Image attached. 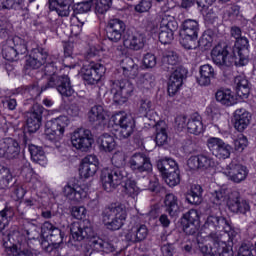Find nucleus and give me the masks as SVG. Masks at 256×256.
I'll return each mask as SVG.
<instances>
[{"instance_id": "f257e3e1", "label": "nucleus", "mask_w": 256, "mask_h": 256, "mask_svg": "<svg viewBox=\"0 0 256 256\" xmlns=\"http://www.w3.org/2000/svg\"><path fill=\"white\" fill-rule=\"evenodd\" d=\"M41 231V233L39 232ZM63 232L50 222H44L41 228L35 224V220L27 222L21 233L14 231L8 235V242H4L8 255L12 256H33V252L25 249V246L33 249V246H40L46 253H52L59 249L63 243Z\"/></svg>"}, {"instance_id": "f03ea898", "label": "nucleus", "mask_w": 256, "mask_h": 256, "mask_svg": "<svg viewBox=\"0 0 256 256\" xmlns=\"http://www.w3.org/2000/svg\"><path fill=\"white\" fill-rule=\"evenodd\" d=\"M227 229L229 223L225 218L215 215L207 217L196 237L198 248L204 256H233V247L221 240Z\"/></svg>"}, {"instance_id": "7ed1b4c3", "label": "nucleus", "mask_w": 256, "mask_h": 256, "mask_svg": "<svg viewBox=\"0 0 256 256\" xmlns=\"http://www.w3.org/2000/svg\"><path fill=\"white\" fill-rule=\"evenodd\" d=\"M47 57H49V55L43 48L34 49L26 60V66L31 69H39V67L46 64L44 68V76L42 77H47L48 82L47 86L41 87V91H47V89L55 87L62 97H71V95L75 93V90H73V86H71L69 76L57 75V70L63 67L61 58L51 56L47 60Z\"/></svg>"}, {"instance_id": "20e7f679", "label": "nucleus", "mask_w": 256, "mask_h": 256, "mask_svg": "<svg viewBox=\"0 0 256 256\" xmlns=\"http://www.w3.org/2000/svg\"><path fill=\"white\" fill-rule=\"evenodd\" d=\"M210 201L213 205H217V207L227 205L232 213H242L245 215V213L251 209L247 201H241L239 199V192H231V190L225 186L212 192Z\"/></svg>"}, {"instance_id": "39448f33", "label": "nucleus", "mask_w": 256, "mask_h": 256, "mask_svg": "<svg viewBox=\"0 0 256 256\" xmlns=\"http://www.w3.org/2000/svg\"><path fill=\"white\" fill-rule=\"evenodd\" d=\"M70 233L74 241H83V239H90V247H92L94 251H103V247H105V241L99 237H95L93 225L89 220L72 223L70 227Z\"/></svg>"}, {"instance_id": "423d86ee", "label": "nucleus", "mask_w": 256, "mask_h": 256, "mask_svg": "<svg viewBox=\"0 0 256 256\" xmlns=\"http://www.w3.org/2000/svg\"><path fill=\"white\" fill-rule=\"evenodd\" d=\"M157 23L156 25H152L150 33L152 35H158V39L162 45L171 43L174 39L175 31L179 27L175 17L171 16V14L161 15L160 22Z\"/></svg>"}, {"instance_id": "0eeeda50", "label": "nucleus", "mask_w": 256, "mask_h": 256, "mask_svg": "<svg viewBox=\"0 0 256 256\" xmlns=\"http://www.w3.org/2000/svg\"><path fill=\"white\" fill-rule=\"evenodd\" d=\"M127 220V209L122 204H112L102 214V221L110 231H119Z\"/></svg>"}, {"instance_id": "6e6552de", "label": "nucleus", "mask_w": 256, "mask_h": 256, "mask_svg": "<svg viewBox=\"0 0 256 256\" xmlns=\"http://www.w3.org/2000/svg\"><path fill=\"white\" fill-rule=\"evenodd\" d=\"M69 118L67 116H60L46 123L45 136L48 141L54 143L59 147V141L65 135V129L69 127Z\"/></svg>"}, {"instance_id": "1a4fd4ad", "label": "nucleus", "mask_w": 256, "mask_h": 256, "mask_svg": "<svg viewBox=\"0 0 256 256\" xmlns=\"http://www.w3.org/2000/svg\"><path fill=\"white\" fill-rule=\"evenodd\" d=\"M180 43L184 49H197V39L199 37V22L187 19L182 23L180 31Z\"/></svg>"}, {"instance_id": "9d476101", "label": "nucleus", "mask_w": 256, "mask_h": 256, "mask_svg": "<svg viewBox=\"0 0 256 256\" xmlns=\"http://www.w3.org/2000/svg\"><path fill=\"white\" fill-rule=\"evenodd\" d=\"M125 178V172L111 167H104L100 173V185L106 193H113Z\"/></svg>"}, {"instance_id": "9b49d317", "label": "nucleus", "mask_w": 256, "mask_h": 256, "mask_svg": "<svg viewBox=\"0 0 256 256\" xmlns=\"http://www.w3.org/2000/svg\"><path fill=\"white\" fill-rule=\"evenodd\" d=\"M106 72L107 68L101 62L91 61L83 65L80 75L86 85H97L105 77Z\"/></svg>"}, {"instance_id": "f8f14e48", "label": "nucleus", "mask_w": 256, "mask_h": 256, "mask_svg": "<svg viewBox=\"0 0 256 256\" xmlns=\"http://www.w3.org/2000/svg\"><path fill=\"white\" fill-rule=\"evenodd\" d=\"M110 125L119 127V134L122 139H127L133 135L135 131V118L125 112H116L109 119Z\"/></svg>"}, {"instance_id": "ddd939ff", "label": "nucleus", "mask_w": 256, "mask_h": 256, "mask_svg": "<svg viewBox=\"0 0 256 256\" xmlns=\"http://www.w3.org/2000/svg\"><path fill=\"white\" fill-rule=\"evenodd\" d=\"M27 51V42L25 39L14 36L7 39L2 49V55L6 61H17L19 55H25Z\"/></svg>"}, {"instance_id": "4468645a", "label": "nucleus", "mask_w": 256, "mask_h": 256, "mask_svg": "<svg viewBox=\"0 0 256 256\" xmlns=\"http://www.w3.org/2000/svg\"><path fill=\"white\" fill-rule=\"evenodd\" d=\"M231 36L236 39L232 53L239 57L238 65H247L249 63V40L241 36V28L234 26L231 28Z\"/></svg>"}, {"instance_id": "2eb2a0df", "label": "nucleus", "mask_w": 256, "mask_h": 256, "mask_svg": "<svg viewBox=\"0 0 256 256\" xmlns=\"http://www.w3.org/2000/svg\"><path fill=\"white\" fill-rule=\"evenodd\" d=\"M70 141L72 147L82 153H89V151L93 149V143H95L93 133L91 130L85 128H78L72 132Z\"/></svg>"}, {"instance_id": "dca6fc26", "label": "nucleus", "mask_w": 256, "mask_h": 256, "mask_svg": "<svg viewBox=\"0 0 256 256\" xmlns=\"http://www.w3.org/2000/svg\"><path fill=\"white\" fill-rule=\"evenodd\" d=\"M211 58L215 65L218 67H231L233 63L236 67H245V65L238 64L239 55L233 53V55H229V50L227 46H222L221 44L216 45L211 51Z\"/></svg>"}, {"instance_id": "f3484780", "label": "nucleus", "mask_w": 256, "mask_h": 256, "mask_svg": "<svg viewBox=\"0 0 256 256\" xmlns=\"http://www.w3.org/2000/svg\"><path fill=\"white\" fill-rule=\"evenodd\" d=\"M133 91H135V86L129 80H115L111 84V93L115 103H118V105L127 103L129 97L133 95Z\"/></svg>"}, {"instance_id": "a211bd4d", "label": "nucleus", "mask_w": 256, "mask_h": 256, "mask_svg": "<svg viewBox=\"0 0 256 256\" xmlns=\"http://www.w3.org/2000/svg\"><path fill=\"white\" fill-rule=\"evenodd\" d=\"M145 181L148 183L142 187L137 186V182L135 180H127L124 186L125 193L128 195V197H131L134 199L135 202H137V197L141 193V191H144L145 189H149V191H152L154 193H159V189H161V186L159 185V179L155 176H153L152 179Z\"/></svg>"}, {"instance_id": "6ab92c4d", "label": "nucleus", "mask_w": 256, "mask_h": 256, "mask_svg": "<svg viewBox=\"0 0 256 256\" xmlns=\"http://www.w3.org/2000/svg\"><path fill=\"white\" fill-rule=\"evenodd\" d=\"M176 125L180 131L187 129L188 133H191L192 135H201V133L205 131L203 119L199 114H194L189 119L185 116H178L176 118Z\"/></svg>"}, {"instance_id": "aec40b11", "label": "nucleus", "mask_w": 256, "mask_h": 256, "mask_svg": "<svg viewBox=\"0 0 256 256\" xmlns=\"http://www.w3.org/2000/svg\"><path fill=\"white\" fill-rule=\"evenodd\" d=\"M62 193L69 201L81 203L89 195V186L87 184H66L62 189Z\"/></svg>"}, {"instance_id": "412c9836", "label": "nucleus", "mask_w": 256, "mask_h": 256, "mask_svg": "<svg viewBox=\"0 0 256 256\" xmlns=\"http://www.w3.org/2000/svg\"><path fill=\"white\" fill-rule=\"evenodd\" d=\"M207 147L217 159H229V157H231V151H233L231 145L217 137L209 138L207 140Z\"/></svg>"}, {"instance_id": "4be33fe9", "label": "nucleus", "mask_w": 256, "mask_h": 256, "mask_svg": "<svg viewBox=\"0 0 256 256\" xmlns=\"http://www.w3.org/2000/svg\"><path fill=\"white\" fill-rule=\"evenodd\" d=\"M125 29H127V26L123 20L119 18L110 19L106 25V37L112 43H119L123 39Z\"/></svg>"}, {"instance_id": "5701e85b", "label": "nucleus", "mask_w": 256, "mask_h": 256, "mask_svg": "<svg viewBox=\"0 0 256 256\" xmlns=\"http://www.w3.org/2000/svg\"><path fill=\"white\" fill-rule=\"evenodd\" d=\"M99 158L95 154H89L85 156L79 167L80 176L83 179H89L90 177H94V175L99 171Z\"/></svg>"}, {"instance_id": "b1692460", "label": "nucleus", "mask_w": 256, "mask_h": 256, "mask_svg": "<svg viewBox=\"0 0 256 256\" xmlns=\"http://www.w3.org/2000/svg\"><path fill=\"white\" fill-rule=\"evenodd\" d=\"M128 165L134 173H149L153 170L151 160L143 153H134L130 157Z\"/></svg>"}, {"instance_id": "393cba45", "label": "nucleus", "mask_w": 256, "mask_h": 256, "mask_svg": "<svg viewBox=\"0 0 256 256\" xmlns=\"http://www.w3.org/2000/svg\"><path fill=\"white\" fill-rule=\"evenodd\" d=\"M223 174L228 177L229 181H233V183H241L247 179L249 170L247 169V166H243L242 164L230 163L223 171Z\"/></svg>"}, {"instance_id": "a878e982", "label": "nucleus", "mask_w": 256, "mask_h": 256, "mask_svg": "<svg viewBox=\"0 0 256 256\" xmlns=\"http://www.w3.org/2000/svg\"><path fill=\"white\" fill-rule=\"evenodd\" d=\"M44 109L45 108L40 104L33 105L32 110L27 115L26 121L29 133H36V131H39Z\"/></svg>"}, {"instance_id": "bb28decb", "label": "nucleus", "mask_w": 256, "mask_h": 256, "mask_svg": "<svg viewBox=\"0 0 256 256\" xmlns=\"http://www.w3.org/2000/svg\"><path fill=\"white\" fill-rule=\"evenodd\" d=\"M21 153L19 142L13 138H5L0 142V157L4 159H17Z\"/></svg>"}, {"instance_id": "cd10ccee", "label": "nucleus", "mask_w": 256, "mask_h": 256, "mask_svg": "<svg viewBox=\"0 0 256 256\" xmlns=\"http://www.w3.org/2000/svg\"><path fill=\"white\" fill-rule=\"evenodd\" d=\"M234 128L236 131L243 133L251 125V113L245 108H238L234 112Z\"/></svg>"}, {"instance_id": "c85d7f7f", "label": "nucleus", "mask_w": 256, "mask_h": 256, "mask_svg": "<svg viewBox=\"0 0 256 256\" xmlns=\"http://www.w3.org/2000/svg\"><path fill=\"white\" fill-rule=\"evenodd\" d=\"M123 45L126 49L140 51V49L145 47V37L139 33L128 32L123 37Z\"/></svg>"}, {"instance_id": "c756f323", "label": "nucleus", "mask_w": 256, "mask_h": 256, "mask_svg": "<svg viewBox=\"0 0 256 256\" xmlns=\"http://www.w3.org/2000/svg\"><path fill=\"white\" fill-rule=\"evenodd\" d=\"M187 165L192 171H197V169H209V167L215 166V161L213 158L205 155L191 156Z\"/></svg>"}, {"instance_id": "7c9ffc66", "label": "nucleus", "mask_w": 256, "mask_h": 256, "mask_svg": "<svg viewBox=\"0 0 256 256\" xmlns=\"http://www.w3.org/2000/svg\"><path fill=\"white\" fill-rule=\"evenodd\" d=\"M88 119L90 123H96V125H107L109 121V113L101 105H94L88 111Z\"/></svg>"}, {"instance_id": "2f4dec72", "label": "nucleus", "mask_w": 256, "mask_h": 256, "mask_svg": "<svg viewBox=\"0 0 256 256\" xmlns=\"http://www.w3.org/2000/svg\"><path fill=\"white\" fill-rule=\"evenodd\" d=\"M183 77H185V70L183 68H176L171 74L168 83V94L173 97L183 85Z\"/></svg>"}, {"instance_id": "473e14b6", "label": "nucleus", "mask_w": 256, "mask_h": 256, "mask_svg": "<svg viewBox=\"0 0 256 256\" xmlns=\"http://www.w3.org/2000/svg\"><path fill=\"white\" fill-rule=\"evenodd\" d=\"M149 235V229L145 224H140L132 227L128 233L126 234L127 241H131L132 243H141V241H145L147 236Z\"/></svg>"}, {"instance_id": "72a5a7b5", "label": "nucleus", "mask_w": 256, "mask_h": 256, "mask_svg": "<svg viewBox=\"0 0 256 256\" xmlns=\"http://www.w3.org/2000/svg\"><path fill=\"white\" fill-rule=\"evenodd\" d=\"M199 73L200 77L197 79V82L201 87H209L211 80L217 76V72H215V68L211 64L200 66Z\"/></svg>"}, {"instance_id": "f704fd0d", "label": "nucleus", "mask_w": 256, "mask_h": 256, "mask_svg": "<svg viewBox=\"0 0 256 256\" xmlns=\"http://www.w3.org/2000/svg\"><path fill=\"white\" fill-rule=\"evenodd\" d=\"M96 143L101 153H112V151H115V148L117 147L115 137L107 133L98 136Z\"/></svg>"}, {"instance_id": "c9c22d12", "label": "nucleus", "mask_w": 256, "mask_h": 256, "mask_svg": "<svg viewBox=\"0 0 256 256\" xmlns=\"http://www.w3.org/2000/svg\"><path fill=\"white\" fill-rule=\"evenodd\" d=\"M121 72L128 79H135L139 75V64L130 57H126L121 63Z\"/></svg>"}, {"instance_id": "e433bc0d", "label": "nucleus", "mask_w": 256, "mask_h": 256, "mask_svg": "<svg viewBox=\"0 0 256 256\" xmlns=\"http://www.w3.org/2000/svg\"><path fill=\"white\" fill-rule=\"evenodd\" d=\"M216 101L221 103V105H226V107H231L232 105H236L237 97L230 89H220L215 94Z\"/></svg>"}, {"instance_id": "4c0bfd02", "label": "nucleus", "mask_w": 256, "mask_h": 256, "mask_svg": "<svg viewBox=\"0 0 256 256\" xmlns=\"http://www.w3.org/2000/svg\"><path fill=\"white\" fill-rule=\"evenodd\" d=\"M235 91L237 97L240 99H247L249 97V81L245 76H237L234 80Z\"/></svg>"}, {"instance_id": "58836bf2", "label": "nucleus", "mask_w": 256, "mask_h": 256, "mask_svg": "<svg viewBox=\"0 0 256 256\" xmlns=\"http://www.w3.org/2000/svg\"><path fill=\"white\" fill-rule=\"evenodd\" d=\"M28 149L34 163H38L41 167H47V156H45L43 148L30 144Z\"/></svg>"}, {"instance_id": "ea45409f", "label": "nucleus", "mask_w": 256, "mask_h": 256, "mask_svg": "<svg viewBox=\"0 0 256 256\" xmlns=\"http://www.w3.org/2000/svg\"><path fill=\"white\" fill-rule=\"evenodd\" d=\"M50 11H56L59 17H69L71 13V4L67 2L50 1L48 2Z\"/></svg>"}, {"instance_id": "a19ab883", "label": "nucleus", "mask_w": 256, "mask_h": 256, "mask_svg": "<svg viewBox=\"0 0 256 256\" xmlns=\"http://www.w3.org/2000/svg\"><path fill=\"white\" fill-rule=\"evenodd\" d=\"M164 205L166 208L167 213L174 217L179 213V199L175 194L170 193L165 196Z\"/></svg>"}, {"instance_id": "79ce46f5", "label": "nucleus", "mask_w": 256, "mask_h": 256, "mask_svg": "<svg viewBox=\"0 0 256 256\" xmlns=\"http://www.w3.org/2000/svg\"><path fill=\"white\" fill-rule=\"evenodd\" d=\"M203 197V188L201 185H192L190 192L186 195V201L190 205H199L201 204Z\"/></svg>"}, {"instance_id": "37998d69", "label": "nucleus", "mask_w": 256, "mask_h": 256, "mask_svg": "<svg viewBox=\"0 0 256 256\" xmlns=\"http://www.w3.org/2000/svg\"><path fill=\"white\" fill-rule=\"evenodd\" d=\"M157 167L161 175H167L171 171L179 169L177 162L173 158H164L159 160L157 163Z\"/></svg>"}, {"instance_id": "c03bdc74", "label": "nucleus", "mask_w": 256, "mask_h": 256, "mask_svg": "<svg viewBox=\"0 0 256 256\" xmlns=\"http://www.w3.org/2000/svg\"><path fill=\"white\" fill-rule=\"evenodd\" d=\"M168 138L169 136L167 135V124H165V122H159L156 124V144L165 145Z\"/></svg>"}, {"instance_id": "a18cd8bd", "label": "nucleus", "mask_w": 256, "mask_h": 256, "mask_svg": "<svg viewBox=\"0 0 256 256\" xmlns=\"http://www.w3.org/2000/svg\"><path fill=\"white\" fill-rule=\"evenodd\" d=\"M163 65H167L168 69L173 70L179 63V55L175 51H167L162 58Z\"/></svg>"}, {"instance_id": "49530a36", "label": "nucleus", "mask_w": 256, "mask_h": 256, "mask_svg": "<svg viewBox=\"0 0 256 256\" xmlns=\"http://www.w3.org/2000/svg\"><path fill=\"white\" fill-rule=\"evenodd\" d=\"M140 89H153L155 87V76L151 73H145L137 82Z\"/></svg>"}, {"instance_id": "de8ad7c7", "label": "nucleus", "mask_w": 256, "mask_h": 256, "mask_svg": "<svg viewBox=\"0 0 256 256\" xmlns=\"http://www.w3.org/2000/svg\"><path fill=\"white\" fill-rule=\"evenodd\" d=\"M162 177L169 187H176L178 183H181V178L179 177V168L168 172V174H162Z\"/></svg>"}, {"instance_id": "09e8293b", "label": "nucleus", "mask_w": 256, "mask_h": 256, "mask_svg": "<svg viewBox=\"0 0 256 256\" xmlns=\"http://www.w3.org/2000/svg\"><path fill=\"white\" fill-rule=\"evenodd\" d=\"M13 218V210L10 208H4L0 211V233L9 225V221Z\"/></svg>"}, {"instance_id": "8fccbe9b", "label": "nucleus", "mask_w": 256, "mask_h": 256, "mask_svg": "<svg viewBox=\"0 0 256 256\" xmlns=\"http://www.w3.org/2000/svg\"><path fill=\"white\" fill-rule=\"evenodd\" d=\"M233 145L235 151H238V153H243V151H245V149H247L249 145V140L246 138L245 135L240 134L237 136L236 139H234Z\"/></svg>"}, {"instance_id": "3c124183", "label": "nucleus", "mask_w": 256, "mask_h": 256, "mask_svg": "<svg viewBox=\"0 0 256 256\" xmlns=\"http://www.w3.org/2000/svg\"><path fill=\"white\" fill-rule=\"evenodd\" d=\"M94 9L96 15H105L109 9H111V5H113V2L111 1H96L93 2Z\"/></svg>"}, {"instance_id": "603ef678", "label": "nucleus", "mask_w": 256, "mask_h": 256, "mask_svg": "<svg viewBox=\"0 0 256 256\" xmlns=\"http://www.w3.org/2000/svg\"><path fill=\"white\" fill-rule=\"evenodd\" d=\"M91 7H93V1L78 2L74 4L73 11L77 14H83L91 11Z\"/></svg>"}, {"instance_id": "864d4df0", "label": "nucleus", "mask_w": 256, "mask_h": 256, "mask_svg": "<svg viewBox=\"0 0 256 256\" xmlns=\"http://www.w3.org/2000/svg\"><path fill=\"white\" fill-rule=\"evenodd\" d=\"M182 223H201L199 212L195 209L189 210L182 217Z\"/></svg>"}, {"instance_id": "5fc2aeb1", "label": "nucleus", "mask_w": 256, "mask_h": 256, "mask_svg": "<svg viewBox=\"0 0 256 256\" xmlns=\"http://www.w3.org/2000/svg\"><path fill=\"white\" fill-rule=\"evenodd\" d=\"M182 227L186 235H195L201 227V223L195 222H182Z\"/></svg>"}, {"instance_id": "6e6d98bb", "label": "nucleus", "mask_w": 256, "mask_h": 256, "mask_svg": "<svg viewBox=\"0 0 256 256\" xmlns=\"http://www.w3.org/2000/svg\"><path fill=\"white\" fill-rule=\"evenodd\" d=\"M112 165H114V167H125V163H126V157H125V153L118 151L116 153L113 154L112 156Z\"/></svg>"}, {"instance_id": "4d7b16f0", "label": "nucleus", "mask_w": 256, "mask_h": 256, "mask_svg": "<svg viewBox=\"0 0 256 256\" xmlns=\"http://www.w3.org/2000/svg\"><path fill=\"white\" fill-rule=\"evenodd\" d=\"M71 215L74 219H85V217H87V208L84 206H73L71 209Z\"/></svg>"}, {"instance_id": "13d9d810", "label": "nucleus", "mask_w": 256, "mask_h": 256, "mask_svg": "<svg viewBox=\"0 0 256 256\" xmlns=\"http://www.w3.org/2000/svg\"><path fill=\"white\" fill-rule=\"evenodd\" d=\"M143 65L146 69H153L157 65V57L155 54L147 53L143 57Z\"/></svg>"}, {"instance_id": "bf43d9fd", "label": "nucleus", "mask_w": 256, "mask_h": 256, "mask_svg": "<svg viewBox=\"0 0 256 256\" xmlns=\"http://www.w3.org/2000/svg\"><path fill=\"white\" fill-rule=\"evenodd\" d=\"M22 177H25L26 181H29L33 177V168H31V163L27 160L23 161V166L21 169Z\"/></svg>"}, {"instance_id": "052dcab7", "label": "nucleus", "mask_w": 256, "mask_h": 256, "mask_svg": "<svg viewBox=\"0 0 256 256\" xmlns=\"http://www.w3.org/2000/svg\"><path fill=\"white\" fill-rule=\"evenodd\" d=\"M213 43V37L208 33H204L198 40L199 47H204V49H209Z\"/></svg>"}, {"instance_id": "680f3d73", "label": "nucleus", "mask_w": 256, "mask_h": 256, "mask_svg": "<svg viewBox=\"0 0 256 256\" xmlns=\"http://www.w3.org/2000/svg\"><path fill=\"white\" fill-rule=\"evenodd\" d=\"M151 107H153L151 100H141L139 111L142 115H147L151 111Z\"/></svg>"}, {"instance_id": "e2e57ef3", "label": "nucleus", "mask_w": 256, "mask_h": 256, "mask_svg": "<svg viewBox=\"0 0 256 256\" xmlns=\"http://www.w3.org/2000/svg\"><path fill=\"white\" fill-rule=\"evenodd\" d=\"M149 9H151V1H140V3L135 6V11L138 13H147Z\"/></svg>"}, {"instance_id": "0e129e2a", "label": "nucleus", "mask_w": 256, "mask_h": 256, "mask_svg": "<svg viewBox=\"0 0 256 256\" xmlns=\"http://www.w3.org/2000/svg\"><path fill=\"white\" fill-rule=\"evenodd\" d=\"M171 9H173V5L171 6L169 2H164V4L161 6V10L156 21L161 22V15H169V11H171Z\"/></svg>"}, {"instance_id": "69168bd1", "label": "nucleus", "mask_w": 256, "mask_h": 256, "mask_svg": "<svg viewBox=\"0 0 256 256\" xmlns=\"http://www.w3.org/2000/svg\"><path fill=\"white\" fill-rule=\"evenodd\" d=\"M238 256H253L251 246L247 244H242L238 250Z\"/></svg>"}, {"instance_id": "338daca9", "label": "nucleus", "mask_w": 256, "mask_h": 256, "mask_svg": "<svg viewBox=\"0 0 256 256\" xmlns=\"http://www.w3.org/2000/svg\"><path fill=\"white\" fill-rule=\"evenodd\" d=\"M3 105H6L9 111L17 109V100L15 98H5L2 100Z\"/></svg>"}, {"instance_id": "774afa93", "label": "nucleus", "mask_w": 256, "mask_h": 256, "mask_svg": "<svg viewBox=\"0 0 256 256\" xmlns=\"http://www.w3.org/2000/svg\"><path fill=\"white\" fill-rule=\"evenodd\" d=\"M161 252L164 256H173V245L171 244H164L161 247Z\"/></svg>"}]
</instances>
